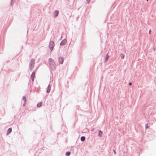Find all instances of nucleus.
Here are the masks:
<instances>
[{"instance_id": "obj_1", "label": "nucleus", "mask_w": 156, "mask_h": 156, "mask_svg": "<svg viewBox=\"0 0 156 156\" xmlns=\"http://www.w3.org/2000/svg\"><path fill=\"white\" fill-rule=\"evenodd\" d=\"M55 43L52 41H51L49 44V49H53Z\"/></svg>"}, {"instance_id": "obj_2", "label": "nucleus", "mask_w": 156, "mask_h": 156, "mask_svg": "<svg viewBox=\"0 0 156 156\" xmlns=\"http://www.w3.org/2000/svg\"><path fill=\"white\" fill-rule=\"evenodd\" d=\"M35 60L34 59H31L30 62V66L31 69H32V66H33Z\"/></svg>"}, {"instance_id": "obj_3", "label": "nucleus", "mask_w": 156, "mask_h": 156, "mask_svg": "<svg viewBox=\"0 0 156 156\" xmlns=\"http://www.w3.org/2000/svg\"><path fill=\"white\" fill-rule=\"evenodd\" d=\"M67 41L66 39H64L63 41L60 43V45H63L65 44L66 43Z\"/></svg>"}, {"instance_id": "obj_4", "label": "nucleus", "mask_w": 156, "mask_h": 156, "mask_svg": "<svg viewBox=\"0 0 156 156\" xmlns=\"http://www.w3.org/2000/svg\"><path fill=\"white\" fill-rule=\"evenodd\" d=\"M59 14V12L58 10H55L54 13V16L55 17H57Z\"/></svg>"}, {"instance_id": "obj_5", "label": "nucleus", "mask_w": 156, "mask_h": 156, "mask_svg": "<svg viewBox=\"0 0 156 156\" xmlns=\"http://www.w3.org/2000/svg\"><path fill=\"white\" fill-rule=\"evenodd\" d=\"M64 61V58H63L60 57L59 58V62L60 64H62Z\"/></svg>"}, {"instance_id": "obj_6", "label": "nucleus", "mask_w": 156, "mask_h": 156, "mask_svg": "<svg viewBox=\"0 0 156 156\" xmlns=\"http://www.w3.org/2000/svg\"><path fill=\"white\" fill-rule=\"evenodd\" d=\"M35 75V72H33L31 75V79H32V80L33 81H34V78Z\"/></svg>"}, {"instance_id": "obj_7", "label": "nucleus", "mask_w": 156, "mask_h": 156, "mask_svg": "<svg viewBox=\"0 0 156 156\" xmlns=\"http://www.w3.org/2000/svg\"><path fill=\"white\" fill-rule=\"evenodd\" d=\"M49 62H50L51 63H50V64H52L53 65H54L55 63L54 62L53 60L51 58H50L49 60Z\"/></svg>"}, {"instance_id": "obj_8", "label": "nucleus", "mask_w": 156, "mask_h": 156, "mask_svg": "<svg viewBox=\"0 0 156 156\" xmlns=\"http://www.w3.org/2000/svg\"><path fill=\"white\" fill-rule=\"evenodd\" d=\"M12 131V129L11 128H9L8 129V130L7 132V134H9Z\"/></svg>"}, {"instance_id": "obj_9", "label": "nucleus", "mask_w": 156, "mask_h": 156, "mask_svg": "<svg viewBox=\"0 0 156 156\" xmlns=\"http://www.w3.org/2000/svg\"><path fill=\"white\" fill-rule=\"evenodd\" d=\"M102 135V132L101 130H100L99 131V133L98 134V136L100 137H101Z\"/></svg>"}, {"instance_id": "obj_10", "label": "nucleus", "mask_w": 156, "mask_h": 156, "mask_svg": "<svg viewBox=\"0 0 156 156\" xmlns=\"http://www.w3.org/2000/svg\"><path fill=\"white\" fill-rule=\"evenodd\" d=\"M42 102H40L38 103L37 105V106L38 107H40L42 105Z\"/></svg>"}, {"instance_id": "obj_11", "label": "nucleus", "mask_w": 156, "mask_h": 156, "mask_svg": "<svg viewBox=\"0 0 156 156\" xmlns=\"http://www.w3.org/2000/svg\"><path fill=\"white\" fill-rule=\"evenodd\" d=\"M23 100H24L25 101V104H24L23 105L24 106L25 105V104H26V98L25 97H23Z\"/></svg>"}, {"instance_id": "obj_12", "label": "nucleus", "mask_w": 156, "mask_h": 156, "mask_svg": "<svg viewBox=\"0 0 156 156\" xmlns=\"http://www.w3.org/2000/svg\"><path fill=\"white\" fill-rule=\"evenodd\" d=\"M50 87L49 86H48V87L47 90V93H49L50 91Z\"/></svg>"}, {"instance_id": "obj_13", "label": "nucleus", "mask_w": 156, "mask_h": 156, "mask_svg": "<svg viewBox=\"0 0 156 156\" xmlns=\"http://www.w3.org/2000/svg\"><path fill=\"white\" fill-rule=\"evenodd\" d=\"M85 139V138L84 136H82L81 138V140L82 141H84Z\"/></svg>"}, {"instance_id": "obj_14", "label": "nucleus", "mask_w": 156, "mask_h": 156, "mask_svg": "<svg viewBox=\"0 0 156 156\" xmlns=\"http://www.w3.org/2000/svg\"><path fill=\"white\" fill-rule=\"evenodd\" d=\"M15 0H11V3H10L11 5L12 6L13 5L14 2H15Z\"/></svg>"}, {"instance_id": "obj_15", "label": "nucleus", "mask_w": 156, "mask_h": 156, "mask_svg": "<svg viewBox=\"0 0 156 156\" xmlns=\"http://www.w3.org/2000/svg\"><path fill=\"white\" fill-rule=\"evenodd\" d=\"M70 154V153L69 152H67L66 153V154L67 156H69Z\"/></svg>"}, {"instance_id": "obj_16", "label": "nucleus", "mask_w": 156, "mask_h": 156, "mask_svg": "<svg viewBox=\"0 0 156 156\" xmlns=\"http://www.w3.org/2000/svg\"><path fill=\"white\" fill-rule=\"evenodd\" d=\"M90 0H87V3L89 4L90 2Z\"/></svg>"}, {"instance_id": "obj_17", "label": "nucleus", "mask_w": 156, "mask_h": 156, "mask_svg": "<svg viewBox=\"0 0 156 156\" xmlns=\"http://www.w3.org/2000/svg\"><path fill=\"white\" fill-rule=\"evenodd\" d=\"M122 55V56H121L122 58V59L123 58H124V55Z\"/></svg>"}, {"instance_id": "obj_18", "label": "nucleus", "mask_w": 156, "mask_h": 156, "mask_svg": "<svg viewBox=\"0 0 156 156\" xmlns=\"http://www.w3.org/2000/svg\"><path fill=\"white\" fill-rule=\"evenodd\" d=\"M108 57H106V59H105V62H106L107 60L108 59Z\"/></svg>"}, {"instance_id": "obj_19", "label": "nucleus", "mask_w": 156, "mask_h": 156, "mask_svg": "<svg viewBox=\"0 0 156 156\" xmlns=\"http://www.w3.org/2000/svg\"><path fill=\"white\" fill-rule=\"evenodd\" d=\"M148 128V126L147 125H146V129H147V128Z\"/></svg>"}, {"instance_id": "obj_20", "label": "nucleus", "mask_w": 156, "mask_h": 156, "mask_svg": "<svg viewBox=\"0 0 156 156\" xmlns=\"http://www.w3.org/2000/svg\"><path fill=\"white\" fill-rule=\"evenodd\" d=\"M151 30L150 29L149 31V34H151Z\"/></svg>"}, {"instance_id": "obj_21", "label": "nucleus", "mask_w": 156, "mask_h": 156, "mask_svg": "<svg viewBox=\"0 0 156 156\" xmlns=\"http://www.w3.org/2000/svg\"><path fill=\"white\" fill-rule=\"evenodd\" d=\"M132 85V83H129V86H130V85Z\"/></svg>"}, {"instance_id": "obj_22", "label": "nucleus", "mask_w": 156, "mask_h": 156, "mask_svg": "<svg viewBox=\"0 0 156 156\" xmlns=\"http://www.w3.org/2000/svg\"><path fill=\"white\" fill-rule=\"evenodd\" d=\"M113 151H114V152L115 154H116V153L115 151V150H114Z\"/></svg>"}, {"instance_id": "obj_23", "label": "nucleus", "mask_w": 156, "mask_h": 156, "mask_svg": "<svg viewBox=\"0 0 156 156\" xmlns=\"http://www.w3.org/2000/svg\"><path fill=\"white\" fill-rule=\"evenodd\" d=\"M149 0H146L148 2Z\"/></svg>"}]
</instances>
